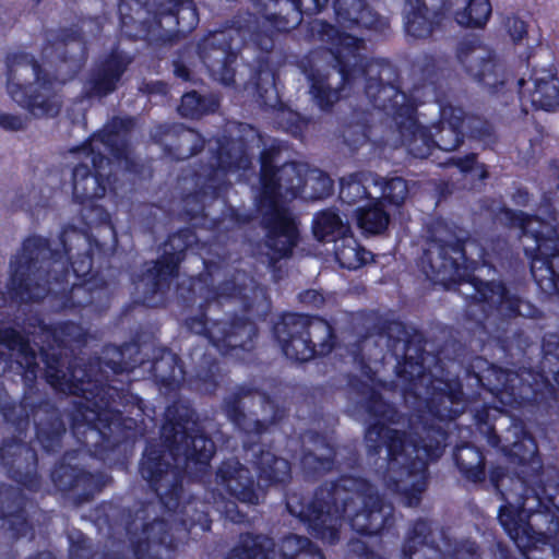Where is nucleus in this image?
Returning a JSON list of instances; mask_svg holds the SVG:
<instances>
[{"label": "nucleus", "instance_id": "obj_1", "mask_svg": "<svg viewBox=\"0 0 559 559\" xmlns=\"http://www.w3.org/2000/svg\"><path fill=\"white\" fill-rule=\"evenodd\" d=\"M263 201L267 210V227L280 255H286L296 243L297 228L286 207L280 201L301 193L307 199H319L330 193L331 179L318 171H306L304 166L285 165L273 173L266 162L262 164Z\"/></svg>", "mask_w": 559, "mask_h": 559}, {"label": "nucleus", "instance_id": "obj_2", "mask_svg": "<svg viewBox=\"0 0 559 559\" xmlns=\"http://www.w3.org/2000/svg\"><path fill=\"white\" fill-rule=\"evenodd\" d=\"M331 337V326L325 321L299 317L293 322L290 338L284 342L283 349L287 357L306 361L314 354L329 353L332 348Z\"/></svg>", "mask_w": 559, "mask_h": 559}, {"label": "nucleus", "instance_id": "obj_3", "mask_svg": "<svg viewBox=\"0 0 559 559\" xmlns=\"http://www.w3.org/2000/svg\"><path fill=\"white\" fill-rule=\"evenodd\" d=\"M10 94L12 97L26 107L34 116H53L58 112L60 102L51 87L45 84H36L31 86L29 91L33 93L28 98L22 99L20 97L21 92L17 91L15 85L9 86Z\"/></svg>", "mask_w": 559, "mask_h": 559}, {"label": "nucleus", "instance_id": "obj_4", "mask_svg": "<svg viewBox=\"0 0 559 559\" xmlns=\"http://www.w3.org/2000/svg\"><path fill=\"white\" fill-rule=\"evenodd\" d=\"M357 221L361 229L378 234L389 224V216L381 207L380 197L376 195L360 205L357 210Z\"/></svg>", "mask_w": 559, "mask_h": 559}, {"label": "nucleus", "instance_id": "obj_5", "mask_svg": "<svg viewBox=\"0 0 559 559\" xmlns=\"http://www.w3.org/2000/svg\"><path fill=\"white\" fill-rule=\"evenodd\" d=\"M335 257L346 269H357L371 259V253L360 248L356 239L346 233L336 239Z\"/></svg>", "mask_w": 559, "mask_h": 559}, {"label": "nucleus", "instance_id": "obj_6", "mask_svg": "<svg viewBox=\"0 0 559 559\" xmlns=\"http://www.w3.org/2000/svg\"><path fill=\"white\" fill-rule=\"evenodd\" d=\"M369 181L370 180L367 177L361 179L357 176L343 179L340 191L341 199L344 202L354 204L359 202L365 203L366 200L374 198L380 191V188L378 187V183H373L372 187L367 186V182Z\"/></svg>", "mask_w": 559, "mask_h": 559}, {"label": "nucleus", "instance_id": "obj_7", "mask_svg": "<svg viewBox=\"0 0 559 559\" xmlns=\"http://www.w3.org/2000/svg\"><path fill=\"white\" fill-rule=\"evenodd\" d=\"M312 229L314 237L319 240L336 241L341 236L348 233L347 225L332 211L319 213L313 221Z\"/></svg>", "mask_w": 559, "mask_h": 559}, {"label": "nucleus", "instance_id": "obj_8", "mask_svg": "<svg viewBox=\"0 0 559 559\" xmlns=\"http://www.w3.org/2000/svg\"><path fill=\"white\" fill-rule=\"evenodd\" d=\"M536 90L533 94V104L547 110L559 108V80L550 74L536 78Z\"/></svg>", "mask_w": 559, "mask_h": 559}, {"label": "nucleus", "instance_id": "obj_9", "mask_svg": "<svg viewBox=\"0 0 559 559\" xmlns=\"http://www.w3.org/2000/svg\"><path fill=\"white\" fill-rule=\"evenodd\" d=\"M539 226L540 223L537 218L528 217L521 219L520 227L526 235H531L537 242V251L543 257L554 255L558 251V241L555 236V231L547 226L543 228L547 229L548 236H545L543 230H538L535 226Z\"/></svg>", "mask_w": 559, "mask_h": 559}, {"label": "nucleus", "instance_id": "obj_10", "mask_svg": "<svg viewBox=\"0 0 559 559\" xmlns=\"http://www.w3.org/2000/svg\"><path fill=\"white\" fill-rule=\"evenodd\" d=\"M335 11L343 22H355L364 26L372 24L371 11L362 0H336Z\"/></svg>", "mask_w": 559, "mask_h": 559}, {"label": "nucleus", "instance_id": "obj_11", "mask_svg": "<svg viewBox=\"0 0 559 559\" xmlns=\"http://www.w3.org/2000/svg\"><path fill=\"white\" fill-rule=\"evenodd\" d=\"M462 111L459 109H444L442 111V128L440 146L444 150H453L461 142L460 138V123L462 121Z\"/></svg>", "mask_w": 559, "mask_h": 559}, {"label": "nucleus", "instance_id": "obj_12", "mask_svg": "<svg viewBox=\"0 0 559 559\" xmlns=\"http://www.w3.org/2000/svg\"><path fill=\"white\" fill-rule=\"evenodd\" d=\"M356 509L355 501L350 500L346 502L342 513L338 510L335 511L337 516L347 518L355 530L364 533H376L379 530L378 519L380 514L376 511H369L364 513L354 514V510Z\"/></svg>", "mask_w": 559, "mask_h": 559}, {"label": "nucleus", "instance_id": "obj_13", "mask_svg": "<svg viewBox=\"0 0 559 559\" xmlns=\"http://www.w3.org/2000/svg\"><path fill=\"white\" fill-rule=\"evenodd\" d=\"M523 511L515 515L512 507H503L499 513V520L512 539H514L520 547H525L522 543L523 536L528 534V528L524 523Z\"/></svg>", "mask_w": 559, "mask_h": 559}, {"label": "nucleus", "instance_id": "obj_14", "mask_svg": "<svg viewBox=\"0 0 559 559\" xmlns=\"http://www.w3.org/2000/svg\"><path fill=\"white\" fill-rule=\"evenodd\" d=\"M491 12L488 0H471L464 11L456 14V21L466 26L484 25Z\"/></svg>", "mask_w": 559, "mask_h": 559}, {"label": "nucleus", "instance_id": "obj_15", "mask_svg": "<svg viewBox=\"0 0 559 559\" xmlns=\"http://www.w3.org/2000/svg\"><path fill=\"white\" fill-rule=\"evenodd\" d=\"M221 473L222 477L227 481V486L231 492H234L242 501L254 503V499L250 493L239 490L240 487L245 486L242 480H248V471L246 468L239 466L238 463H233L223 468Z\"/></svg>", "mask_w": 559, "mask_h": 559}, {"label": "nucleus", "instance_id": "obj_16", "mask_svg": "<svg viewBox=\"0 0 559 559\" xmlns=\"http://www.w3.org/2000/svg\"><path fill=\"white\" fill-rule=\"evenodd\" d=\"M433 28L432 22L428 17L426 8H418L417 11L408 13L406 20L407 33L414 37H426Z\"/></svg>", "mask_w": 559, "mask_h": 559}, {"label": "nucleus", "instance_id": "obj_17", "mask_svg": "<svg viewBox=\"0 0 559 559\" xmlns=\"http://www.w3.org/2000/svg\"><path fill=\"white\" fill-rule=\"evenodd\" d=\"M262 464L267 465L262 468V474L265 478L274 481H283L289 473V465L287 461L277 459L270 453H266L262 459Z\"/></svg>", "mask_w": 559, "mask_h": 559}, {"label": "nucleus", "instance_id": "obj_18", "mask_svg": "<svg viewBox=\"0 0 559 559\" xmlns=\"http://www.w3.org/2000/svg\"><path fill=\"white\" fill-rule=\"evenodd\" d=\"M317 104L321 107H328L338 99V92L331 90L324 79L313 80L310 90Z\"/></svg>", "mask_w": 559, "mask_h": 559}, {"label": "nucleus", "instance_id": "obj_19", "mask_svg": "<svg viewBox=\"0 0 559 559\" xmlns=\"http://www.w3.org/2000/svg\"><path fill=\"white\" fill-rule=\"evenodd\" d=\"M381 192V198L388 200L389 202L400 205L403 203L407 197V185L401 178H394L385 183L383 189H380L378 193Z\"/></svg>", "mask_w": 559, "mask_h": 559}, {"label": "nucleus", "instance_id": "obj_20", "mask_svg": "<svg viewBox=\"0 0 559 559\" xmlns=\"http://www.w3.org/2000/svg\"><path fill=\"white\" fill-rule=\"evenodd\" d=\"M539 262V260H533L532 262L533 276L542 289L550 290L555 288V284L552 283L551 278L552 272L548 266H546L545 269L539 267L537 265Z\"/></svg>", "mask_w": 559, "mask_h": 559}, {"label": "nucleus", "instance_id": "obj_21", "mask_svg": "<svg viewBox=\"0 0 559 559\" xmlns=\"http://www.w3.org/2000/svg\"><path fill=\"white\" fill-rule=\"evenodd\" d=\"M179 110L181 115L186 117H194L199 115L202 110L201 102L197 93H187L183 95Z\"/></svg>", "mask_w": 559, "mask_h": 559}, {"label": "nucleus", "instance_id": "obj_22", "mask_svg": "<svg viewBox=\"0 0 559 559\" xmlns=\"http://www.w3.org/2000/svg\"><path fill=\"white\" fill-rule=\"evenodd\" d=\"M333 520L334 515L331 514L330 512H321L314 519L313 528L318 531V533L323 539H328L329 542L334 540V532L331 530L330 526L328 527L326 524L332 523Z\"/></svg>", "mask_w": 559, "mask_h": 559}, {"label": "nucleus", "instance_id": "obj_23", "mask_svg": "<svg viewBox=\"0 0 559 559\" xmlns=\"http://www.w3.org/2000/svg\"><path fill=\"white\" fill-rule=\"evenodd\" d=\"M193 450L198 453L199 461H207L213 454V442L202 436L195 437L192 441Z\"/></svg>", "mask_w": 559, "mask_h": 559}, {"label": "nucleus", "instance_id": "obj_24", "mask_svg": "<svg viewBox=\"0 0 559 559\" xmlns=\"http://www.w3.org/2000/svg\"><path fill=\"white\" fill-rule=\"evenodd\" d=\"M400 449H401V451H403L407 454L414 450V448L411 444L405 443L402 435L394 432L392 436H390L388 451H389L390 455L393 456V459L395 461H397V459H399V450Z\"/></svg>", "mask_w": 559, "mask_h": 559}, {"label": "nucleus", "instance_id": "obj_25", "mask_svg": "<svg viewBox=\"0 0 559 559\" xmlns=\"http://www.w3.org/2000/svg\"><path fill=\"white\" fill-rule=\"evenodd\" d=\"M309 542L306 538L290 536L282 544V552L285 557H293L297 551L305 549Z\"/></svg>", "mask_w": 559, "mask_h": 559}, {"label": "nucleus", "instance_id": "obj_26", "mask_svg": "<svg viewBox=\"0 0 559 559\" xmlns=\"http://www.w3.org/2000/svg\"><path fill=\"white\" fill-rule=\"evenodd\" d=\"M0 126L8 130H19L23 128L24 120L16 116L0 114Z\"/></svg>", "mask_w": 559, "mask_h": 559}, {"label": "nucleus", "instance_id": "obj_27", "mask_svg": "<svg viewBox=\"0 0 559 559\" xmlns=\"http://www.w3.org/2000/svg\"><path fill=\"white\" fill-rule=\"evenodd\" d=\"M509 33L513 40H521L523 36L526 34L525 23L516 19L509 21Z\"/></svg>", "mask_w": 559, "mask_h": 559}, {"label": "nucleus", "instance_id": "obj_28", "mask_svg": "<svg viewBox=\"0 0 559 559\" xmlns=\"http://www.w3.org/2000/svg\"><path fill=\"white\" fill-rule=\"evenodd\" d=\"M496 66L492 62L487 61L484 63L483 69L478 74L479 80H481L484 84L492 86L495 85V82L491 80V76H496Z\"/></svg>", "mask_w": 559, "mask_h": 559}, {"label": "nucleus", "instance_id": "obj_29", "mask_svg": "<svg viewBox=\"0 0 559 559\" xmlns=\"http://www.w3.org/2000/svg\"><path fill=\"white\" fill-rule=\"evenodd\" d=\"M328 0H297V8H305L307 11H316L321 9Z\"/></svg>", "mask_w": 559, "mask_h": 559}, {"label": "nucleus", "instance_id": "obj_30", "mask_svg": "<svg viewBox=\"0 0 559 559\" xmlns=\"http://www.w3.org/2000/svg\"><path fill=\"white\" fill-rule=\"evenodd\" d=\"M179 259L177 258L176 261L171 260L170 263H167L166 266L164 265H160L157 270V274L158 276H165V275H171L175 270H176V266H177V263H178Z\"/></svg>", "mask_w": 559, "mask_h": 559}, {"label": "nucleus", "instance_id": "obj_31", "mask_svg": "<svg viewBox=\"0 0 559 559\" xmlns=\"http://www.w3.org/2000/svg\"><path fill=\"white\" fill-rule=\"evenodd\" d=\"M304 298L309 302H313L314 306H320L322 302V298L313 290L305 293Z\"/></svg>", "mask_w": 559, "mask_h": 559}, {"label": "nucleus", "instance_id": "obj_32", "mask_svg": "<svg viewBox=\"0 0 559 559\" xmlns=\"http://www.w3.org/2000/svg\"><path fill=\"white\" fill-rule=\"evenodd\" d=\"M356 41L357 39L352 36H345L341 38V44L346 47L356 45Z\"/></svg>", "mask_w": 559, "mask_h": 559}, {"label": "nucleus", "instance_id": "obj_33", "mask_svg": "<svg viewBox=\"0 0 559 559\" xmlns=\"http://www.w3.org/2000/svg\"><path fill=\"white\" fill-rule=\"evenodd\" d=\"M519 447H520L519 444H514L512 447V449L510 450L511 453L514 454V455H518L519 454V452H518Z\"/></svg>", "mask_w": 559, "mask_h": 559}, {"label": "nucleus", "instance_id": "obj_34", "mask_svg": "<svg viewBox=\"0 0 559 559\" xmlns=\"http://www.w3.org/2000/svg\"><path fill=\"white\" fill-rule=\"evenodd\" d=\"M86 181H87V183L95 185V183H96V178H94V177H87V178H86Z\"/></svg>", "mask_w": 559, "mask_h": 559}, {"label": "nucleus", "instance_id": "obj_35", "mask_svg": "<svg viewBox=\"0 0 559 559\" xmlns=\"http://www.w3.org/2000/svg\"><path fill=\"white\" fill-rule=\"evenodd\" d=\"M497 287H498V290H499L498 295H499V297H501L503 295V293H504V288L502 286H500V285H498Z\"/></svg>", "mask_w": 559, "mask_h": 559}, {"label": "nucleus", "instance_id": "obj_36", "mask_svg": "<svg viewBox=\"0 0 559 559\" xmlns=\"http://www.w3.org/2000/svg\"><path fill=\"white\" fill-rule=\"evenodd\" d=\"M142 474H143V476H145V477H150V475H147V473H146V468H145L144 466L142 467Z\"/></svg>", "mask_w": 559, "mask_h": 559}, {"label": "nucleus", "instance_id": "obj_37", "mask_svg": "<svg viewBox=\"0 0 559 559\" xmlns=\"http://www.w3.org/2000/svg\"><path fill=\"white\" fill-rule=\"evenodd\" d=\"M187 13H188L189 15H191V16H193V15H194L193 10H187Z\"/></svg>", "mask_w": 559, "mask_h": 559}, {"label": "nucleus", "instance_id": "obj_38", "mask_svg": "<svg viewBox=\"0 0 559 559\" xmlns=\"http://www.w3.org/2000/svg\"><path fill=\"white\" fill-rule=\"evenodd\" d=\"M372 435H373V431L370 430V431H368L367 436H368L369 439H372Z\"/></svg>", "mask_w": 559, "mask_h": 559}, {"label": "nucleus", "instance_id": "obj_39", "mask_svg": "<svg viewBox=\"0 0 559 559\" xmlns=\"http://www.w3.org/2000/svg\"><path fill=\"white\" fill-rule=\"evenodd\" d=\"M311 559H322L320 555L312 556Z\"/></svg>", "mask_w": 559, "mask_h": 559}, {"label": "nucleus", "instance_id": "obj_40", "mask_svg": "<svg viewBox=\"0 0 559 559\" xmlns=\"http://www.w3.org/2000/svg\"><path fill=\"white\" fill-rule=\"evenodd\" d=\"M179 76H182V78H186L185 73L183 72H177Z\"/></svg>", "mask_w": 559, "mask_h": 559}, {"label": "nucleus", "instance_id": "obj_41", "mask_svg": "<svg viewBox=\"0 0 559 559\" xmlns=\"http://www.w3.org/2000/svg\"><path fill=\"white\" fill-rule=\"evenodd\" d=\"M110 90H112V87H107V88L105 90V93H107V92H108V91H110Z\"/></svg>", "mask_w": 559, "mask_h": 559}, {"label": "nucleus", "instance_id": "obj_42", "mask_svg": "<svg viewBox=\"0 0 559 559\" xmlns=\"http://www.w3.org/2000/svg\"><path fill=\"white\" fill-rule=\"evenodd\" d=\"M229 559H236L235 557H230Z\"/></svg>", "mask_w": 559, "mask_h": 559}, {"label": "nucleus", "instance_id": "obj_43", "mask_svg": "<svg viewBox=\"0 0 559 559\" xmlns=\"http://www.w3.org/2000/svg\"><path fill=\"white\" fill-rule=\"evenodd\" d=\"M558 380H559V370H558Z\"/></svg>", "mask_w": 559, "mask_h": 559}]
</instances>
